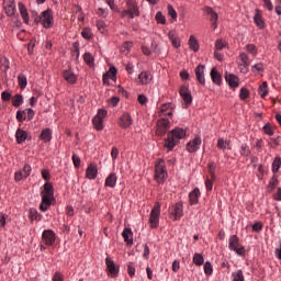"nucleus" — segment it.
Listing matches in <instances>:
<instances>
[{
	"label": "nucleus",
	"mask_w": 281,
	"mask_h": 281,
	"mask_svg": "<svg viewBox=\"0 0 281 281\" xmlns=\"http://www.w3.org/2000/svg\"><path fill=\"white\" fill-rule=\"evenodd\" d=\"M238 69L241 74H249V64H245L239 61L238 63Z\"/></svg>",
	"instance_id": "4d7b16f0"
},
{
	"label": "nucleus",
	"mask_w": 281,
	"mask_h": 281,
	"mask_svg": "<svg viewBox=\"0 0 281 281\" xmlns=\"http://www.w3.org/2000/svg\"><path fill=\"white\" fill-rule=\"evenodd\" d=\"M225 80L231 89H238V82H239L238 76L234 74H226Z\"/></svg>",
	"instance_id": "412c9836"
},
{
	"label": "nucleus",
	"mask_w": 281,
	"mask_h": 281,
	"mask_svg": "<svg viewBox=\"0 0 281 281\" xmlns=\"http://www.w3.org/2000/svg\"><path fill=\"white\" fill-rule=\"evenodd\" d=\"M246 52H248V54H251V56H254V58H256V56H258V48L256 47V45L254 44H248L245 47Z\"/></svg>",
	"instance_id": "49530a36"
},
{
	"label": "nucleus",
	"mask_w": 281,
	"mask_h": 281,
	"mask_svg": "<svg viewBox=\"0 0 281 281\" xmlns=\"http://www.w3.org/2000/svg\"><path fill=\"white\" fill-rule=\"evenodd\" d=\"M40 194L42 196L40 210L41 212H47L49 207H52V204L56 203V198H54V184H52V182H45Z\"/></svg>",
	"instance_id": "f257e3e1"
},
{
	"label": "nucleus",
	"mask_w": 281,
	"mask_h": 281,
	"mask_svg": "<svg viewBox=\"0 0 281 281\" xmlns=\"http://www.w3.org/2000/svg\"><path fill=\"white\" fill-rule=\"evenodd\" d=\"M103 75L109 77L110 80H115V78L117 76V69L114 66H112V67H110L109 71H106Z\"/></svg>",
	"instance_id": "de8ad7c7"
},
{
	"label": "nucleus",
	"mask_w": 281,
	"mask_h": 281,
	"mask_svg": "<svg viewBox=\"0 0 281 281\" xmlns=\"http://www.w3.org/2000/svg\"><path fill=\"white\" fill-rule=\"evenodd\" d=\"M127 273L130 278H135V263L133 262L127 263Z\"/></svg>",
	"instance_id": "bf43d9fd"
},
{
	"label": "nucleus",
	"mask_w": 281,
	"mask_h": 281,
	"mask_svg": "<svg viewBox=\"0 0 281 281\" xmlns=\"http://www.w3.org/2000/svg\"><path fill=\"white\" fill-rule=\"evenodd\" d=\"M117 124L121 128H131L133 126V116H131V113L125 112L119 117Z\"/></svg>",
	"instance_id": "f8f14e48"
},
{
	"label": "nucleus",
	"mask_w": 281,
	"mask_h": 281,
	"mask_svg": "<svg viewBox=\"0 0 281 281\" xmlns=\"http://www.w3.org/2000/svg\"><path fill=\"white\" fill-rule=\"evenodd\" d=\"M23 113L26 115L27 122H32V120H34V115H36V112H34L32 108L23 110Z\"/></svg>",
	"instance_id": "3c124183"
},
{
	"label": "nucleus",
	"mask_w": 281,
	"mask_h": 281,
	"mask_svg": "<svg viewBox=\"0 0 281 281\" xmlns=\"http://www.w3.org/2000/svg\"><path fill=\"white\" fill-rule=\"evenodd\" d=\"M217 148H220V150H232V140L218 138Z\"/></svg>",
	"instance_id": "cd10ccee"
},
{
	"label": "nucleus",
	"mask_w": 281,
	"mask_h": 281,
	"mask_svg": "<svg viewBox=\"0 0 281 281\" xmlns=\"http://www.w3.org/2000/svg\"><path fill=\"white\" fill-rule=\"evenodd\" d=\"M29 218H30L31 223H34V221H42L43 215H41V213H38V210L30 209Z\"/></svg>",
	"instance_id": "473e14b6"
},
{
	"label": "nucleus",
	"mask_w": 281,
	"mask_h": 281,
	"mask_svg": "<svg viewBox=\"0 0 281 281\" xmlns=\"http://www.w3.org/2000/svg\"><path fill=\"white\" fill-rule=\"evenodd\" d=\"M228 249L231 251H235V254H237V256L245 257V254H246L245 246L240 245V238H238L236 235L229 236Z\"/></svg>",
	"instance_id": "39448f33"
},
{
	"label": "nucleus",
	"mask_w": 281,
	"mask_h": 281,
	"mask_svg": "<svg viewBox=\"0 0 281 281\" xmlns=\"http://www.w3.org/2000/svg\"><path fill=\"white\" fill-rule=\"evenodd\" d=\"M276 188H278V176H273L268 184L269 192L276 190Z\"/></svg>",
	"instance_id": "8fccbe9b"
},
{
	"label": "nucleus",
	"mask_w": 281,
	"mask_h": 281,
	"mask_svg": "<svg viewBox=\"0 0 281 281\" xmlns=\"http://www.w3.org/2000/svg\"><path fill=\"white\" fill-rule=\"evenodd\" d=\"M250 95V92H249V89L243 87L239 91V98L240 100H247V98H249Z\"/></svg>",
	"instance_id": "6e6d98bb"
},
{
	"label": "nucleus",
	"mask_w": 281,
	"mask_h": 281,
	"mask_svg": "<svg viewBox=\"0 0 281 281\" xmlns=\"http://www.w3.org/2000/svg\"><path fill=\"white\" fill-rule=\"evenodd\" d=\"M122 236L126 245H133V231L131 228H124Z\"/></svg>",
	"instance_id": "2f4dec72"
},
{
	"label": "nucleus",
	"mask_w": 281,
	"mask_h": 281,
	"mask_svg": "<svg viewBox=\"0 0 281 281\" xmlns=\"http://www.w3.org/2000/svg\"><path fill=\"white\" fill-rule=\"evenodd\" d=\"M254 22L259 30H265V20L262 19V15L260 14V10H256V13L254 15Z\"/></svg>",
	"instance_id": "c756f323"
},
{
	"label": "nucleus",
	"mask_w": 281,
	"mask_h": 281,
	"mask_svg": "<svg viewBox=\"0 0 281 281\" xmlns=\"http://www.w3.org/2000/svg\"><path fill=\"white\" fill-rule=\"evenodd\" d=\"M239 153L241 157H249V155H251V149H249V145H247V143H244L241 144Z\"/></svg>",
	"instance_id": "79ce46f5"
},
{
	"label": "nucleus",
	"mask_w": 281,
	"mask_h": 281,
	"mask_svg": "<svg viewBox=\"0 0 281 281\" xmlns=\"http://www.w3.org/2000/svg\"><path fill=\"white\" fill-rule=\"evenodd\" d=\"M254 74H260V71H265V66L262 63L256 64L251 67Z\"/></svg>",
	"instance_id": "e2e57ef3"
},
{
	"label": "nucleus",
	"mask_w": 281,
	"mask_h": 281,
	"mask_svg": "<svg viewBox=\"0 0 281 281\" xmlns=\"http://www.w3.org/2000/svg\"><path fill=\"white\" fill-rule=\"evenodd\" d=\"M53 281H65V276L59 271L55 272L53 276Z\"/></svg>",
	"instance_id": "774afa93"
},
{
	"label": "nucleus",
	"mask_w": 281,
	"mask_h": 281,
	"mask_svg": "<svg viewBox=\"0 0 281 281\" xmlns=\"http://www.w3.org/2000/svg\"><path fill=\"white\" fill-rule=\"evenodd\" d=\"M61 76H63L64 80H66V82H68V85H76V82H78V76H76V74H74V70H71V68L64 70L61 72Z\"/></svg>",
	"instance_id": "a211bd4d"
},
{
	"label": "nucleus",
	"mask_w": 281,
	"mask_h": 281,
	"mask_svg": "<svg viewBox=\"0 0 281 281\" xmlns=\"http://www.w3.org/2000/svg\"><path fill=\"white\" fill-rule=\"evenodd\" d=\"M12 104L13 106H21L23 104V95L21 94H15L12 99Z\"/></svg>",
	"instance_id": "603ef678"
},
{
	"label": "nucleus",
	"mask_w": 281,
	"mask_h": 281,
	"mask_svg": "<svg viewBox=\"0 0 281 281\" xmlns=\"http://www.w3.org/2000/svg\"><path fill=\"white\" fill-rule=\"evenodd\" d=\"M239 63L251 65V60L249 59V55H247V53H239Z\"/></svg>",
	"instance_id": "5fc2aeb1"
},
{
	"label": "nucleus",
	"mask_w": 281,
	"mask_h": 281,
	"mask_svg": "<svg viewBox=\"0 0 281 281\" xmlns=\"http://www.w3.org/2000/svg\"><path fill=\"white\" fill-rule=\"evenodd\" d=\"M202 143L203 142L201 140V136H195L192 140L187 143L186 148L188 153H196L199 148H201Z\"/></svg>",
	"instance_id": "dca6fc26"
},
{
	"label": "nucleus",
	"mask_w": 281,
	"mask_h": 281,
	"mask_svg": "<svg viewBox=\"0 0 281 281\" xmlns=\"http://www.w3.org/2000/svg\"><path fill=\"white\" fill-rule=\"evenodd\" d=\"M189 48L192 49V52H199V40H196L194 35H191L189 38Z\"/></svg>",
	"instance_id": "f704fd0d"
},
{
	"label": "nucleus",
	"mask_w": 281,
	"mask_h": 281,
	"mask_svg": "<svg viewBox=\"0 0 281 281\" xmlns=\"http://www.w3.org/2000/svg\"><path fill=\"white\" fill-rule=\"evenodd\" d=\"M81 36H82V38H85L86 41H91V38H93V33L91 32V29L85 27V29L81 31Z\"/></svg>",
	"instance_id": "a18cd8bd"
},
{
	"label": "nucleus",
	"mask_w": 281,
	"mask_h": 281,
	"mask_svg": "<svg viewBox=\"0 0 281 281\" xmlns=\"http://www.w3.org/2000/svg\"><path fill=\"white\" fill-rule=\"evenodd\" d=\"M156 21L160 23V25H166V16L161 12L156 13Z\"/></svg>",
	"instance_id": "0e129e2a"
},
{
	"label": "nucleus",
	"mask_w": 281,
	"mask_h": 281,
	"mask_svg": "<svg viewBox=\"0 0 281 281\" xmlns=\"http://www.w3.org/2000/svg\"><path fill=\"white\" fill-rule=\"evenodd\" d=\"M184 137L186 130L182 127H176L171 130L164 143V147L167 148V153L175 150V146L179 144L180 139H184Z\"/></svg>",
	"instance_id": "f03ea898"
},
{
	"label": "nucleus",
	"mask_w": 281,
	"mask_h": 281,
	"mask_svg": "<svg viewBox=\"0 0 281 281\" xmlns=\"http://www.w3.org/2000/svg\"><path fill=\"white\" fill-rule=\"evenodd\" d=\"M139 85H150L153 82V74L150 71H142L138 75Z\"/></svg>",
	"instance_id": "4be33fe9"
},
{
	"label": "nucleus",
	"mask_w": 281,
	"mask_h": 281,
	"mask_svg": "<svg viewBox=\"0 0 281 281\" xmlns=\"http://www.w3.org/2000/svg\"><path fill=\"white\" fill-rule=\"evenodd\" d=\"M154 179L155 181H157V183H164L166 179H168V171L166 170V161L161 158H159L156 161Z\"/></svg>",
	"instance_id": "20e7f679"
},
{
	"label": "nucleus",
	"mask_w": 281,
	"mask_h": 281,
	"mask_svg": "<svg viewBox=\"0 0 281 281\" xmlns=\"http://www.w3.org/2000/svg\"><path fill=\"white\" fill-rule=\"evenodd\" d=\"M3 10L7 16H14V14H16V4L14 3V0H3Z\"/></svg>",
	"instance_id": "4468645a"
},
{
	"label": "nucleus",
	"mask_w": 281,
	"mask_h": 281,
	"mask_svg": "<svg viewBox=\"0 0 281 281\" xmlns=\"http://www.w3.org/2000/svg\"><path fill=\"white\" fill-rule=\"evenodd\" d=\"M72 58L75 57L76 60L80 59V44L78 42H75L72 44V52H71Z\"/></svg>",
	"instance_id": "e433bc0d"
},
{
	"label": "nucleus",
	"mask_w": 281,
	"mask_h": 281,
	"mask_svg": "<svg viewBox=\"0 0 281 281\" xmlns=\"http://www.w3.org/2000/svg\"><path fill=\"white\" fill-rule=\"evenodd\" d=\"M211 80L214 85H217L221 87L223 83V76H221V72L216 69V67L212 68L211 70Z\"/></svg>",
	"instance_id": "5701e85b"
},
{
	"label": "nucleus",
	"mask_w": 281,
	"mask_h": 281,
	"mask_svg": "<svg viewBox=\"0 0 281 281\" xmlns=\"http://www.w3.org/2000/svg\"><path fill=\"white\" fill-rule=\"evenodd\" d=\"M115 186H117V175L112 172L105 178L104 187L113 189Z\"/></svg>",
	"instance_id": "393cba45"
},
{
	"label": "nucleus",
	"mask_w": 281,
	"mask_h": 281,
	"mask_svg": "<svg viewBox=\"0 0 281 281\" xmlns=\"http://www.w3.org/2000/svg\"><path fill=\"white\" fill-rule=\"evenodd\" d=\"M83 60L89 67H93L95 63V58L93 57V55H91V53H85Z\"/></svg>",
	"instance_id": "ea45409f"
},
{
	"label": "nucleus",
	"mask_w": 281,
	"mask_h": 281,
	"mask_svg": "<svg viewBox=\"0 0 281 281\" xmlns=\"http://www.w3.org/2000/svg\"><path fill=\"white\" fill-rule=\"evenodd\" d=\"M23 179H27L23 171L19 170V171H15L14 173V181H16L19 183V181H23Z\"/></svg>",
	"instance_id": "338daca9"
},
{
	"label": "nucleus",
	"mask_w": 281,
	"mask_h": 281,
	"mask_svg": "<svg viewBox=\"0 0 281 281\" xmlns=\"http://www.w3.org/2000/svg\"><path fill=\"white\" fill-rule=\"evenodd\" d=\"M258 93L261 98H267L269 93V86L267 85V81H263L258 89Z\"/></svg>",
	"instance_id": "72a5a7b5"
},
{
	"label": "nucleus",
	"mask_w": 281,
	"mask_h": 281,
	"mask_svg": "<svg viewBox=\"0 0 281 281\" xmlns=\"http://www.w3.org/2000/svg\"><path fill=\"white\" fill-rule=\"evenodd\" d=\"M168 38L171 41V44L176 49H179L181 47V41L179 40V36H177V33L175 31H169Z\"/></svg>",
	"instance_id": "c85d7f7f"
},
{
	"label": "nucleus",
	"mask_w": 281,
	"mask_h": 281,
	"mask_svg": "<svg viewBox=\"0 0 281 281\" xmlns=\"http://www.w3.org/2000/svg\"><path fill=\"white\" fill-rule=\"evenodd\" d=\"M126 8L122 11V18L125 19L128 16L130 19H135V16H139V7H137V1L127 0Z\"/></svg>",
	"instance_id": "423d86ee"
},
{
	"label": "nucleus",
	"mask_w": 281,
	"mask_h": 281,
	"mask_svg": "<svg viewBox=\"0 0 281 281\" xmlns=\"http://www.w3.org/2000/svg\"><path fill=\"white\" fill-rule=\"evenodd\" d=\"M106 271L111 278H117L120 273V266L115 265V261L110 257L105 258Z\"/></svg>",
	"instance_id": "9b49d317"
},
{
	"label": "nucleus",
	"mask_w": 281,
	"mask_h": 281,
	"mask_svg": "<svg viewBox=\"0 0 281 281\" xmlns=\"http://www.w3.org/2000/svg\"><path fill=\"white\" fill-rule=\"evenodd\" d=\"M263 133L266 135H269L270 137L273 135L274 131H273V126L270 125V123H267L265 126H263Z\"/></svg>",
	"instance_id": "680f3d73"
},
{
	"label": "nucleus",
	"mask_w": 281,
	"mask_h": 281,
	"mask_svg": "<svg viewBox=\"0 0 281 281\" xmlns=\"http://www.w3.org/2000/svg\"><path fill=\"white\" fill-rule=\"evenodd\" d=\"M21 172L24 173V177L27 179V177L32 175V166H30L29 164L24 165Z\"/></svg>",
	"instance_id": "13d9d810"
},
{
	"label": "nucleus",
	"mask_w": 281,
	"mask_h": 281,
	"mask_svg": "<svg viewBox=\"0 0 281 281\" xmlns=\"http://www.w3.org/2000/svg\"><path fill=\"white\" fill-rule=\"evenodd\" d=\"M204 273L205 276H212V273H214V268L212 267V263L210 261H206L204 263Z\"/></svg>",
	"instance_id": "864d4df0"
},
{
	"label": "nucleus",
	"mask_w": 281,
	"mask_h": 281,
	"mask_svg": "<svg viewBox=\"0 0 281 281\" xmlns=\"http://www.w3.org/2000/svg\"><path fill=\"white\" fill-rule=\"evenodd\" d=\"M167 10H168L169 16H171V19H173L175 21H177V11H176L175 8L172 7V4H168V5H167Z\"/></svg>",
	"instance_id": "052dcab7"
},
{
	"label": "nucleus",
	"mask_w": 281,
	"mask_h": 281,
	"mask_svg": "<svg viewBox=\"0 0 281 281\" xmlns=\"http://www.w3.org/2000/svg\"><path fill=\"white\" fill-rule=\"evenodd\" d=\"M56 233L53 229H45L42 233V241L46 247H54L56 245Z\"/></svg>",
	"instance_id": "6e6552de"
},
{
	"label": "nucleus",
	"mask_w": 281,
	"mask_h": 281,
	"mask_svg": "<svg viewBox=\"0 0 281 281\" xmlns=\"http://www.w3.org/2000/svg\"><path fill=\"white\" fill-rule=\"evenodd\" d=\"M169 130H170V120L166 117H161L160 120L157 121L156 134L159 137H164V135H166V133H168Z\"/></svg>",
	"instance_id": "9d476101"
},
{
	"label": "nucleus",
	"mask_w": 281,
	"mask_h": 281,
	"mask_svg": "<svg viewBox=\"0 0 281 281\" xmlns=\"http://www.w3.org/2000/svg\"><path fill=\"white\" fill-rule=\"evenodd\" d=\"M42 178L44 179V181H46V183H49V180L52 179V173H49V170L43 169Z\"/></svg>",
	"instance_id": "69168bd1"
},
{
	"label": "nucleus",
	"mask_w": 281,
	"mask_h": 281,
	"mask_svg": "<svg viewBox=\"0 0 281 281\" xmlns=\"http://www.w3.org/2000/svg\"><path fill=\"white\" fill-rule=\"evenodd\" d=\"M161 214V204L157 202L153 210L150 211L149 215V224L151 229H157L159 227V216Z\"/></svg>",
	"instance_id": "0eeeda50"
},
{
	"label": "nucleus",
	"mask_w": 281,
	"mask_h": 281,
	"mask_svg": "<svg viewBox=\"0 0 281 281\" xmlns=\"http://www.w3.org/2000/svg\"><path fill=\"white\" fill-rule=\"evenodd\" d=\"M172 113H175V103H165L160 105V117H172Z\"/></svg>",
	"instance_id": "2eb2a0df"
},
{
	"label": "nucleus",
	"mask_w": 281,
	"mask_h": 281,
	"mask_svg": "<svg viewBox=\"0 0 281 281\" xmlns=\"http://www.w3.org/2000/svg\"><path fill=\"white\" fill-rule=\"evenodd\" d=\"M194 72H195V78L198 82L200 85L205 86V66L200 64L198 67H195Z\"/></svg>",
	"instance_id": "6ab92c4d"
},
{
	"label": "nucleus",
	"mask_w": 281,
	"mask_h": 281,
	"mask_svg": "<svg viewBox=\"0 0 281 281\" xmlns=\"http://www.w3.org/2000/svg\"><path fill=\"white\" fill-rule=\"evenodd\" d=\"M201 196V190L195 188L193 191L189 193V203L190 205H196L199 203V198Z\"/></svg>",
	"instance_id": "b1692460"
},
{
	"label": "nucleus",
	"mask_w": 281,
	"mask_h": 281,
	"mask_svg": "<svg viewBox=\"0 0 281 281\" xmlns=\"http://www.w3.org/2000/svg\"><path fill=\"white\" fill-rule=\"evenodd\" d=\"M203 262H205L203 255L195 252L193 255V265H195V267H201L203 265Z\"/></svg>",
	"instance_id": "58836bf2"
},
{
	"label": "nucleus",
	"mask_w": 281,
	"mask_h": 281,
	"mask_svg": "<svg viewBox=\"0 0 281 281\" xmlns=\"http://www.w3.org/2000/svg\"><path fill=\"white\" fill-rule=\"evenodd\" d=\"M95 25L101 34H106V23L104 21L98 20Z\"/></svg>",
	"instance_id": "09e8293b"
},
{
	"label": "nucleus",
	"mask_w": 281,
	"mask_h": 281,
	"mask_svg": "<svg viewBox=\"0 0 281 281\" xmlns=\"http://www.w3.org/2000/svg\"><path fill=\"white\" fill-rule=\"evenodd\" d=\"M227 47V42L224 40H216L215 41V50L223 52Z\"/></svg>",
	"instance_id": "c03bdc74"
},
{
	"label": "nucleus",
	"mask_w": 281,
	"mask_h": 281,
	"mask_svg": "<svg viewBox=\"0 0 281 281\" xmlns=\"http://www.w3.org/2000/svg\"><path fill=\"white\" fill-rule=\"evenodd\" d=\"M171 214L173 221H180L183 217V202H177L171 209Z\"/></svg>",
	"instance_id": "f3484780"
},
{
	"label": "nucleus",
	"mask_w": 281,
	"mask_h": 281,
	"mask_svg": "<svg viewBox=\"0 0 281 281\" xmlns=\"http://www.w3.org/2000/svg\"><path fill=\"white\" fill-rule=\"evenodd\" d=\"M179 93L184 102L186 109H188V106L192 104V94L190 93V88H188V86H181Z\"/></svg>",
	"instance_id": "ddd939ff"
},
{
	"label": "nucleus",
	"mask_w": 281,
	"mask_h": 281,
	"mask_svg": "<svg viewBox=\"0 0 281 281\" xmlns=\"http://www.w3.org/2000/svg\"><path fill=\"white\" fill-rule=\"evenodd\" d=\"M281 168V158L280 156H277L272 162V172L273 175H278Z\"/></svg>",
	"instance_id": "4c0bfd02"
},
{
	"label": "nucleus",
	"mask_w": 281,
	"mask_h": 281,
	"mask_svg": "<svg viewBox=\"0 0 281 281\" xmlns=\"http://www.w3.org/2000/svg\"><path fill=\"white\" fill-rule=\"evenodd\" d=\"M34 23H36V25H38V23H41V25H43V27H45V30H49L52 27H54V12L52 11V9H47L45 11H43L40 16L34 19Z\"/></svg>",
	"instance_id": "7ed1b4c3"
},
{
	"label": "nucleus",
	"mask_w": 281,
	"mask_h": 281,
	"mask_svg": "<svg viewBox=\"0 0 281 281\" xmlns=\"http://www.w3.org/2000/svg\"><path fill=\"white\" fill-rule=\"evenodd\" d=\"M27 139V132L19 127L15 132V142L16 144H23Z\"/></svg>",
	"instance_id": "bb28decb"
},
{
	"label": "nucleus",
	"mask_w": 281,
	"mask_h": 281,
	"mask_svg": "<svg viewBox=\"0 0 281 281\" xmlns=\"http://www.w3.org/2000/svg\"><path fill=\"white\" fill-rule=\"evenodd\" d=\"M104 117H106V110L100 109L97 115L92 119V124L95 131H102L104 128Z\"/></svg>",
	"instance_id": "1a4fd4ad"
},
{
	"label": "nucleus",
	"mask_w": 281,
	"mask_h": 281,
	"mask_svg": "<svg viewBox=\"0 0 281 281\" xmlns=\"http://www.w3.org/2000/svg\"><path fill=\"white\" fill-rule=\"evenodd\" d=\"M18 82L20 86V89H25V87H27V77H25V75L20 74L18 76Z\"/></svg>",
	"instance_id": "37998d69"
},
{
	"label": "nucleus",
	"mask_w": 281,
	"mask_h": 281,
	"mask_svg": "<svg viewBox=\"0 0 281 281\" xmlns=\"http://www.w3.org/2000/svg\"><path fill=\"white\" fill-rule=\"evenodd\" d=\"M87 179L93 180L98 177V167L93 164L89 165L86 169Z\"/></svg>",
	"instance_id": "a878e982"
},
{
	"label": "nucleus",
	"mask_w": 281,
	"mask_h": 281,
	"mask_svg": "<svg viewBox=\"0 0 281 281\" xmlns=\"http://www.w3.org/2000/svg\"><path fill=\"white\" fill-rule=\"evenodd\" d=\"M18 7L23 23H25V25H30V13H27V8L25 4H23V2H19Z\"/></svg>",
	"instance_id": "aec40b11"
},
{
	"label": "nucleus",
	"mask_w": 281,
	"mask_h": 281,
	"mask_svg": "<svg viewBox=\"0 0 281 281\" xmlns=\"http://www.w3.org/2000/svg\"><path fill=\"white\" fill-rule=\"evenodd\" d=\"M205 12L207 16H210L211 22L218 21V13H216L215 10L212 9V7H206Z\"/></svg>",
	"instance_id": "c9c22d12"
},
{
	"label": "nucleus",
	"mask_w": 281,
	"mask_h": 281,
	"mask_svg": "<svg viewBox=\"0 0 281 281\" xmlns=\"http://www.w3.org/2000/svg\"><path fill=\"white\" fill-rule=\"evenodd\" d=\"M40 139L47 144L48 142H52V130L49 127L44 128L41 132Z\"/></svg>",
	"instance_id": "7c9ffc66"
},
{
	"label": "nucleus",
	"mask_w": 281,
	"mask_h": 281,
	"mask_svg": "<svg viewBox=\"0 0 281 281\" xmlns=\"http://www.w3.org/2000/svg\"><path fill=\"white\" fill-rule=\"evenodd\" d=\"M232 281H245V274L243 270L232 272Z\"/></svg>",
	"instance_id": "a19ab883"
}]
</instances>
